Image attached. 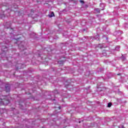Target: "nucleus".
<instances>
[{
    "mask_svg": "<svg viewBox=\"0 0 128 128\" xmlns=\"http://www.w3.org/2000/svg\"><path fill=\"white\" fill-rule=\"evenodd\" d=\"M104 4H100V7L102 8L100 9V10H104Z\"/></svg>",
    "mask_w": 128,
    "mask_h": 128,
    "instance_id": "obj_1",
    "label": "nucleus"
},
{
    "mask_svg": "<svg viewBox=\"0 0 128 128\" xmlns=\"http://www.w3.org/2000/svg\"><path fill=\"white\" fill-rule=\"evenodd\" d=\"M49 18H52V16H54V12H52L50 14L48 15Z\"/></svg>",
    "mask_w": 128,
    "mask_h": 128,
    "instance_id": "obj_2",
    "label": "nucleus"
},
{
    "mask_svg": "<svg viewBox=\"0 0 128 128\" xmlns=\"http://www.w3.org/2000/svg\"><path fill=\"white\" fill-rule=\"evenodd\" d=\"M6 92H10V86H8L6 87Z\"/></svg>",
    "mask_w": 128,
    "mask_h": 128,
    "instance_id": "obj_3",
    "label": "nucleus"
},
{
    "mask_svg": "<svg viewBox=\"0 0 128 128\" xmlns=\"http://www.w3.org/2000/svg\"><path fill=\"white\" fill-rule=\"evenodd\" d=\"M6 102H6V104H9V103H10V100H6L4 101V104H6Z\"/></svg>",
    "mask_w": 128,
    "mask_h": 128,
    "instance_id": "obj_4",
    "label": "nucleus"
},
{
    "mask_svg": "<svg viewBox=\"0 0 128 128\" xmlns=\"http://www.w3.org/2000/svg\"><path fill=\"white\" fill-rule=\"evenodd\" d=\"M120 50V46H116V48H115V50Z\"/></svg>",
    "mask_w": 128,
    "mask_h": 128,
    "instance_id": "obj_5",
    "label": "nucleus"
},
{
    "mask_svg": "<svg viewBox=\"0 0 128 128\" xmlns=\"http://www.w3.org/2000/svg\"><path fill=\"white\" fill-rule=\"evenodd\" d=\"M95 10H96V12H100V10L99 8H96Z\"/></svg>",
    "mask_w": 128,
    "mask_h": 128,
    "instance_id": "obj_6",
    "label": "nucleus"
},
{
    "mask_svg": "<svg viewBox=\"0 0 128 128\" xmlns=\"http://www.w3.org/2000/svg\"><path fill=\"white\" fill-rule=\"evenodd\" d=\"M122 60H126V57L124 56V55L122 56Z\"/></svg>",
    "mask_w": 128,
    "mask_h": 128,
    "instance_id": "obj_7",
    "label": "nucleus"
},
{
    "mask_svg": "<svg viewBox=\"0 0 128 128\" xmlns=\"http://www.w3.org/2000/svg\"><path fill=\"white\" fill-rule=\"evenodd\" d=\"M108 108H110V106H112V103H108Z\"/></svg>",
    "mask_w": 128,
    "mask_h": 128,
    "instance_id": "obj_8",
    "label": "nucleus"
},
{
    "mask_svg": "<svg viewBox=\"0 0 128 128\" xmlns=\"http://www.w3.org/2000/svg\"><path fill=\"white\" fill-rule=\"evenodd\" d=\"M3 50V52H6V50H8V48L6 47L4 48V50Z\"/></svg>",
    "mask_w": 128,
    "mask_h": 128,
    "instance_id": "obj_9",
    "label": "nucleus"
},
{
    "mask_svg": "<svg viewBox=\"0 0 128 128\" xmlns=\"http://www.w3.org/2000/svg\"><path fill=\"white\" fill-rule=\"evenodd\" d=\"M80 4H84V2L82 0H80Z\"/></svg>",
    "mask_w": 128,
    "mask_h": 128,
    "instance_id": "obj_10",
    "label": "nucleus"
},
{
    "mask_svg": "<svg viewBox=\"0 0 128 128\" xmlns=\"http://www.w3.org/2000/svg\"><path fill=\"white\" fill-rule=\"evenodd\" d=\"M119 128H124V126H119Z\"/></svg>",
    "mask_w": 128,
    "mask_h": 128,
    "instance_id": "obj_11",
    "label": "nucleus"
},
{
    "mask_svg": "<svg viewBox=\"0 0 128 128\" xmlns=\"http://www.w3.org/2000/svg\"><path fill=\"white\" fill-rule=\"evenodd\" d=\"M20 48V50H24V46H22V47Z\"/></svg>",
    "mask_w": 128,
    "mask_h": 128,
    "instance_id": "obj_12",
    "label": "nucleus"
},
{
    "mask_svg": "<svg viewBox=\"0 0 128 128\" xmlns=\"http://www.w3.org/2000/svg\"><path fill=\"white\" fill-rule=\"evenodd\" d=\"M10 30L12 31V30H12V28H11V29H10Z\"/></svg>",
    "mask_w": 128,
    "mask_h": 128,
    "instance_id": "obj_13",
    "label": "nucleus"
},
{
    "mask_svg": "<svg viewBox=\"0 0 128 128\" xmlns=\"http://www.w3.org/2000/svg\"><path fill=\"white\" fill-rule=\"evenodd\" d=\"M59 110H60V106H59Z\"/></svg>",
    "mask_w": 128,
    "mask_h": 128,
    "instance_id": "obj_14",
    "label": "nucleus"
},
{
    "mask_svg": "<svg viewBox=\"0 0 128 128\" xmlns=\"http://www.w3.org/2000/svg\"><path fill=\"white\" fill-rule=\"evenodd\" d=\"M97 37L98 38V35L97 36Z\"/></svg>",
    "mask_w": 128,
    "mask_h": 128,
    "instance_id": "obj_15",
    "label": "nucleus"
},
{
    "mask_svg": "<svg viewBox=\"0 0 128 128\" xmlns=\"http://www.w3.org/2000/svg\"><path fill=\"white\" fill-rule=\"evenodd\" d=\"M18 46H19V47L20 46V45H18Z\"/></svg>",
    "mask_w": 128,
    "mask_h": 128,
    "instance_id": "obj_16",
    "label": "nucleus"
},
{
    "mask_svg": "<svg viewBox=\"0 0 128 128\" xmlns=\"http://www.w3.org/2000/svg\"><path fill=\"white\" fill-rule=\"evenodd\" d=\"M118 76H120V74H118Z\"/></svg>",
    "mask_w": 128,
    "mask_h": 128,
    "instance_id": "obj_17",
    "label": "nucleus"
},
{
    "mask_svg": "<svg viewBox=\"0 0 128 128\" xmlns=\"http://www.w3.org/2000/svg\"><path fill=\"white\" fill-rule=\"evenodd\" d=\"M96 40H98V39H97V38H96Z\"/></svg>",
    "mask_w": 128,
    "mask_h": 128,
    "instance_id": "obj_18",
    "label": "nucleus"
}]
</instances>
